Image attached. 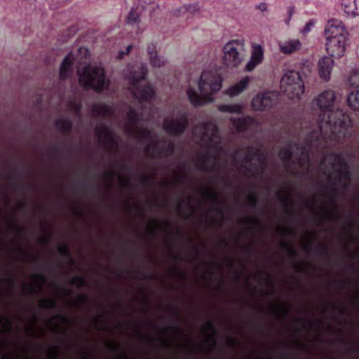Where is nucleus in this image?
<instances>
[{"label":"nucleus","instance_id":"obj_14","mask_svg":"<svg viewBox=\"0 0 359 359\" xmlns=\"http://www.w3.org/2000/svg\"><path fill=\"white\" fill-rule=\"evenodd\" d=\"M231 121L238 131L253 130L259 125L258 121L250 116L231 118Z\"/></svg>","mask_w":359,"mask_h":359},{"label":"nucleus","instance_id":"obj_21","mask_svg":"<svg viewBox=\"0 0 359 359\" xmlns=\"http://www.w3.org/2000/svg\"><path fill=\"white\" fill-rule=\"evenodd\" d=\"M252 54L250 58L261 63L263 60V49L259 44H253L252 46Z\"/></svg>","mask_w":359,"mask_h":359},{"label":"nucleus","instance_id":"obj_26","mask_svg":"<svg viewBox=\"0 0 359 359\" xmlns=\"http://www.w3.org/2000/svg\"><path fill=\"white\" fill-rule=\"evenodd\" d=\"M259 64L260 63L259 62L253 60L252 58H250L245 65V70L246 72H252Z\"/></svg>","mask_w":359,"mask_h":359},{"label":"nucleus","instance_id":"obj_30","mask_svg":"<svg viewBox=\"0 0 359 359\" xmlns=\"http://www.w3.org/2000/svg\"><path fill=\"white\" fill-rule=\"evenodd\" d=\"M180 126H181V133L183 132V130H184V128H186V126H187V121L185 119V118H184L182 115H181V123H180Z\"/></svg>","mask_w":359,"mask_h":359},{"label":"nucleus","instance_id":"obj_2","mask_svg":"<svg viewBox=\"0 0 359 359\" xmlns=\"http://www.w3.org/2000/svg\"><path fill=\"white\" fill-rule=\"evenodd\" d=\"M199 149L195 165L203 172H215L226 164L227 154L222 147L218 128L213 122L198 124L193 130Z\"/></svg>","mask_w":359,"mask_h":359},{"label":"nucleus","instance_id":"obj_17","mask_svg":"<svg viewBox=\"0 0 359 359\" xmlns=\"http://www.w3.org/2000/svg\"><path fill=\"white\" fill-rule=\"evenodd\" d=\"M341 6L348 16L359 15V0H341Z\"/></svg>","mask_w":359,"mask_h":359},{"label":"nucleus","instance_id":"obj_6","mask_svg":"<svg viewBox=\"0 0 359 359\" xmlns=\"http://www.w3.org/2000/svg\"><path fill=\"white\" fill-rule=\"evenodd\" d=\"M78 75L79 83L86 88L100 90L104 88L108 84L104 76V69L100 66L90 65L84 67L82 71H78Z\"/></svg>","mask_w":359,"mask_h":359},{"label":"nucleus","instance_id":"obj_10","mask_svg":"<svg viewBox=\"0 0 359 359\" xmlns=\"http://www.w3.org/2000/svg\"><path fill=\"white\" fill-rule=\"evenodd\" d=\"M144 74L145 73L142 72L140 77H130V80L132 83L131 90L135 97L140 100H149L151 98L154 94L152 88L149 86H144L142 89H139V85L142 86L144 82L143 81Z\"/></svg>","mask_w":359,"mask_h":359},{"label":"nucleus","instance_id":"obj_29","mask_svg":"<svg viewBox=\"0 0 359 359\" xmlns=\"http://www.w3.org/2000/svg\"><path fill=\"white\" fill-rule=\"evenodd\" d=\"M205 341L210 344V346H213L215 345V340L211 334H205Z\"/></svg>","mask_w":359,"mask_h":359},{"label":"nucleus","instance_id":"obj_8","mask_svg":"<svg viewBox=\"0 0 359 359\" xmlns=\"http://www.w3.org/2000/svg\"><path fill=\"white\" fill-rule=\"evenodd\" d=\"M280 89L290 99H299L304 92V86L299 72H287L281 79Z\"/></svg>","mask_w":359,"mask_h":359},{"label":"nucleus","instance_id":"obj_9","mask_svg":"<svg viewBox=\"0 0 359 359\" xmlns=\"http://www.w3.org/2000/svg\"><path fill=\"white\" fill-rule=\"evenodd\" d=\"M276 91L258 93L252 100V107L257 111H264L271 108L278 100Z\"/></svg>","mask_w":359,"mask_h":359},{"label":"nucleus","instance_id":"obj_19","mask_svg":"<svg viewBox=\"0 0 359 359\" xmlns=\"http://www.w3.org/2000/svg\"><path fill=\"white\" fill-rule=\"evenodd\" d=\"M347 104L352 110L359 111V90L352 91L348 94Z\"/></svg>","mask_w":359,"mask_h":359},{"label":"nucleus","instance_id":"obj_32","mask_svg":"<svg viewBox=\"0 0 359 359\" xmlns=\"http://www.w3.org/2000/svg\"><path fill=\"white\" fill-rule=\"evenodd\" d=\"M250 201H251L252 205H255L256 203V199L254 197L250 196Z\"/></svg>","mask_w":359,"mask_h":359},{"label":"nucleus","instance_id":"obj_13","mask_svg":"<svg viewBox=\"0 0 359 359\" xmlns=\"http://www.w3.org/2000/svg\"><path fill=\"white\" fill-rule=\"evenodd\" d=\"M144 11V7L141 5L133 6L127 16L126 25L130 26L139 29V25L141 22V17Z\"/></svg>","mask_w":359,"mask_h":359},{"label":"nucleus","instance_id":"obj_5","mask_svg":"<svg viewBox=\"0 0 359 359\" xmlns=\"http://www.w3.org/2000/svg\"><path fill=\"white\" fill-rule=\"evenodd\" d=\"M265 157L257 147L243 148L236 151L232 156V160L236 166L245 172V175L252 174L254 166L259 165L263 169Z\"/></svg>","mask_w":359,"mask_h":359},{"label":"nucleus","instance_id":"obj_7","mask_svg":"<svg viewBox=\"0 0 359 359\" xmlns=\"http://www.w3.org/2000/svg\"><path fill=\"white\" fill-rule=\"evenodd\" d=\"M223 61L230 68L238 67L245 57V43L242 39H233L223 47Z\"/></svg>","mask_w":359,"mask_h":359},{"label":"nucleus","instance_id":"obj_15","mask_svg":"<svg viewBox=\"0 0 359 359\" xmlns=\"http://www.w3.org/2000/svg\"><path fill=\"white\" fill-rule=\"evenodd\" d=\"M333 65L334 60L330 57H324L318 61V74L322 79L329 80Z\"/></svg>","mask_w":359,"mask_h":359},{"label":"nucleus","instance_id":"obj_28","mask_svg":"<svg viewBox=\"0 0 359 359\" xmlns=\"http://www.w3.org/2000/svg\"><path fill=\"white\" fill-rule=\"evenodd\" d=\"M267 4L264 2H261L255 5V9L260 11L261 12H265L267 11Z\"/></svg>","mask_w":359,"mask_h":359},{"label":"nucleus","instance_id":"obj_20","mask_svg":"<svg viewBox=\"0 0 359 359\" xmlns=\"http://www.w3.org/2000/svg\"><path fill=\"white\" fill-rule=\"evenodd\" d=\"M242 105L239 104H220L217 107L219 111L231 114H240L242 111Z\"/></svg>","mask_w":359,"mask_h":359},{"label":"nucleus","instance_id":"obj_33","mask_svg":"<svg viewBox=\"0 0 359 359\" xmlns=\"http://www.w3.org/2000/svg\"><path fill=\"white\" fill-rule=\"evenodd\" d=\"M182 329L181 328V344H180V346H181V349L182 348V347L184 346V344H183V341H182Z\"/></svg>","mask_w":359,"mask_h":359},{"label":"nucleus","instance_id":"obj_36","mask_svg":"<svg viewBox=\"0 0 359 359\" xmlns=\"http://www.w3.org/2000/svg\"><path fill=\"white\" fill-rule=\"evenodd\" d=\"M180 276H181V280H182V278H183V273H182V271H181Z\"/></svg>","mask_w":359,"mask_h":359},{"label":"nucleus","instance_id":"obj_3","mask_svg":"<svg viewBox=\"0 0 359 359\" xmlns=\"http://www.w3.org/2000/svg\"><path fill=\"white\" fill-rule=\"evenodd\" d=\"M222 76L216 72L203 71L198 82L200 94L192 88L187 90L190 102L195 106H202L213 102L214 99L212 95L222 88Z\"/></svg>","mask_w":359,"mask_h":359},{"label":"nucleus","instance_id":"obj_22","mask_svg":"<svg viewBox=\"0 0 359 359\" xmlns=\"http://www.w3.org/2000/svg\"><path fill=\"white\" fill-rule=\"evenodd\" d=\"M201 192L202 201H216L217 199V194L210 188L203 187L201 189Z\"/></svg>","mask_w":359,"mask_h":359},{"label":"nucleus","instance_id":"obj_37","mask_svg":"<svg viewBox=\"0 0 359 359\" xmlns=\"http://www.w3.org/2000/svg\"><path fill=\"white\" fill-rule=\"evenodd\" d=\"M180 204H181V205L182 204V201L180 202Z\"/></svg>","mask_w":359,"mask_h":359},{"label":"nucleus","instance_id":"obj_25","mask_svg":"<svg viewBox=\"0 0 359 359\" xmlns=\"http://www.w3.org/2000/svg\"><path fill=\"white\" fill-rule=\"evenodd\" d=\"M183 8L184 12L190 13L191 14H194L199 11L198 4L184 5Z\"/></svg>","mask_w":359,"mask_h":359},{"label":"nucleus","instance_id":"obj_35","mask_svg":"<svg viewBox=\"0 0 359 359\" xmlns=\"http://www.w3.org/2000/svg\"><path fill=\"white\" fill-rule=\"evenodd\" d=\"M180 168H181V172H182V163H181ZM182 179V173H181V180Z\"/></svg>","mask_w":359,"mask_h":359},{"label":"nucleus","instance_id":"obj_34","mask_svg":"<svg viewBox=\"0 0 359 359\" xmlns=\"http://www.w3.org/2000/svg\"><path fill=\"white\" fill-rule=\"evenodd\" d=\"M206 326H207L208 327H209L210 329H212V324H211L210 323H209V322H208V323H206Z\"/></svg>","mask_w":359,"mask_h":359},{"label":"nucleus","instance_id":"obj_23","mask_svg":"<svg viewBox=\"0 0 359 359\" xmlns=\"http://www.w3.org/2000/svg\"><path fill=\"white\" fill-rule=\"evenodd\" d=\"M164 128L170 133H175L179 129V123L177 121L173 122L172 120L167 119L164 122Z\"/></svg>","mask_w":359,"mask_h":359},{"label":"nucleus","instance_id":"obj_24","mask_svg":"<svg viewBox=\"0 0 359 359\" xmlns=\"http://www.w3.org/2000/svg\"><path fill=\"white\" fill-rule=\"evenodd\" d=\"M148 51L151 55V63L154 67H161L164 64V62L161 60L156 55H154V48H152V50H150L149 48Z\"/></svg>","mask_w":359,"mask_h":359},{"label":"nucleus","instance_id":"obj_1","mask_svg":"<svg viewBox=\"0 0 359 359\" xmlns=\"http://www.w3.org/2000/svg\"><path fill=\"white\" fill-rule=\"evenodd\" d=\"M336 96L333 90L321 93L313 101V107L319 111L318 129L306 135L302 145L289 144L280 151L284 167L292 171L295 165L304 166L309 163L315 151L323 154L319 172L330 184L347 189L351 184V172L346 159L341 154L328 153L325 149L332 142H339L352 134V123L348 114L341 109L333 111Z\"/></svg>","mask_w":359,"mask_h":359},{"label":"nucleus","instance_id":"obj_18","mask_svg":"<svg viewBox=\"0 0 359 359\" xmlns=\"http://www.w3.org/2000/svg\"><path fill=\"white\" fill-rule=\"evenodd\" d=\"M346 84L350 87L359 86V67L352 69L346 78Z\"/></svg>","mask_w":359,"mask_h":359},{"label":"nucleus","instance_id":"obj_31","mask_svg":"<svg viewBox=\"0 0 359 359\" xmlns=\"http://www.w3.org/2000/svg\"><path fill=\"white\" fill-rule=\"evenodd\" d=\"M42 304L44 306H46L48 307H52L53 306V302L50 300V301H48L46 304H44L43 303H42Z\"/></svg>","mask_w":359,"mask_h":359},{"label":"nucleus","instance_id":"obj_12","mask_svg":"<svg viewBox=\"0 0 359 359\" xmlns=\"http://www.w3.org/2000/svg\"><path fill=\"white\" fill-rule=\"evenodd\" d=\"M279 50L285 55H291L299 51L302 43L298 39H288L278 42Z\"/></svg>","mask_w":359,"mask_h":359},{"label":"nucleus","instance_id":"obj_4","mask_svg":"<svg viewBox=\"0 0 359 359\" xmlns=\"http://www.w3.org/2000/svg\"><path fill=\"white\" fill-rule=\"evenodd\" d=\"M325 46L331 57H341L348 44L349 33L344 24L339 20L332 19L326 24L324 29Z\"/></svg>","mask_w":359,"mask_h":359},{"label":"nucleus","instance_id":"obj_27","mask_svg":"<svg viewBox=\"0 0 359 359\" xmlns=\"http://www.w3.org/2000/svg\"><path fill=\"white\" fill-rule=\"evenodd\" d=\"M313 25V22L311 21L306 22L303 29L301 30V32L304 34L309 33V32H311Z\"/></svg>","mask_w":359,"mask_h":359},{"label":"nucleus","instance_id":"obj_16","mask_svg":"<svg viewBox=\"0 0 359 359\" xmlns=\"http://www.w3.org/2000/svg\"><path fill=\"white\" fill-rule=\"evenodd\" d=\"M250 82V77L249 76H245L243 77L239 81L226 90L225 94L231 97L238 96L248 88Z\"/></svg>","mask_w":359,"mask_h":359},{"label":"nucleus","instance_id":"obj_11","mask_svg":"<svg viewBox=\"0 0 359 359\" xmlns=\"http://www.w3.org/2000/svg\"><path fill=\"white\" fill-rule=\"evenodd\" d=\"M90 55L88 49L85 47H81L78 50L76 59L72 53H69L64 59L60 70V76L62 79L66 78L72 72V66L74 60H80L82 58H86Z\"/></svg>","mask_w":359,"mask_h":359}]
</instances>
